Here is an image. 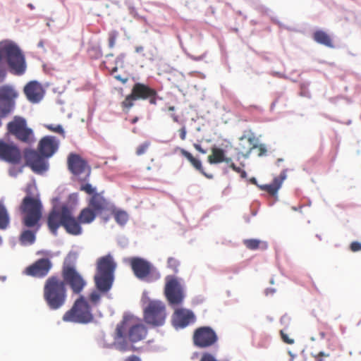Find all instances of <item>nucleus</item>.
Returning <instances> with one entry per match:
<instances>
[{
  "instance_id": "f257e3e1",
  "label": "nucleus",
  "mask_w": 361,
  "mask_h": 361,
  "mask_svg": "<svg viewBox=\"0 0 361 361\" xmlns=\"http://www.w3.org/2000/svg\"><path fill=\"white\" fill-rule=\"evenodd\" d=\"M97 214L89 206L80 212L78 219L74 217L72 209L63 204L60 209L54 208L49 214L47 225L50 231L56 235L57 230L63 226L66 231L73 235H79L82 229L80 224L92 222Z\"/></svg>"
},
{
  "instance_id": "f03ea898",
  "label": "nucleus",
  "mask_w": 361,
  "mask_h": 361,
  "mask_svg": "<svg viewBox=\"0 0 361 361\" xmlns=\"http://www.w3.org/2000/svg\"><path fill=\"white\" fill-rule=\"evenodd\" d=\"M25 192L26 195L19 207L23 214L22 222L27 228L37 226V229H39V221L42 216V204L37 188L34 183H28Z\"/></svg>"
},
{
  "instance_id": "7ed1b4c3",
  "label": "nucleus",
  "mask_w": 361,
  "mask_h": 361,
  "mask_svg": "<svg viewBox=\"0 0 361 361\" xmlns=\"http://www.w3.org/2000/svg\"><path fill=\"white\" fill-rule=\"evenodd\" d=\"M43 298L50 310L61 309L67 299V289L64 281L56 276L49 277L44 285Z\"/></svg>"
},
{
  "instance_id": "20e7f679",
  "label": "nucleus",
  "mask_w": 361,
  "mask_h": 361,
  "mask_svg": "<svg viewBox=\"0 0 361 361\" xmlns=\"http://www.w3.org/2000/svg\"><path fill=\"white\" fill-rule=\"evenodd\" d=\"M116 268V263L111 255L108 254L97 259L94 281L100 292L108 293L111 288Z\"/></svg>"
},
{
  "instance_id": "39448f33",
  "label": "nucleus",
  "mask_w": 361,
  "mask_h": 361,
  "mask_svg": "<svg viewBox=\"0 0 361 361\" xmlns=\"http://www.w3.org/2000/svg\"><path fill=\"white\" fill-rule=\"evenodd\" d=\"M94 319L91 305L82 295L75 300L71 308L66 311L62 317L65 322L77 324H89L92 322Z\"/></svg>"
},
{
  "instance_id": "423d86ee",
  "label": "nucleus",
  "mask_w": 361,
  "mask_h": 361,
  "mask_svg": "<svg viewBox=\"0 0 361 361\" xmlns=\"http://www.w3.org/2000/svg\"><path fill=\"white\" fill-rule=\"evenodd\" d=\"M3 51L11 71L18 75L23 74L26 68L25 61L19 47L14 43L4 42Z\"/></svg>"
},
{
  "instance_id": "0eeeda50",
  "label": "nucleus",
  "mask_w": 361,
  "mask_h": 361,
  "mask_svg": "<svg viewBox=\"0 0 361 361\" xmlns=\"http://www.w3.org/2000/svg\"><path fill=\"white\" fill-rule=\"evenodd\" d=\"M166 318L165 304L161 300H149L144 309L145 322L153 326L164 325Z\"/></svg>"
},
{
  "instance_id": "6e6552de",
  "label": "nucleus",
  "mask_w": 361,
  "mask_h": 361,
  "mask_svg": "<svg viewBox=\"0 0 361 361\" xmlns=\"http://www.w3.org/2000/svg\"><path fill=\"white\" fill-rule=\"evenodd\" d=\"M164 295L171 306H178L185 298L184 289L178 279L173 276L166 277Z\"/></svg>"
},
{
  "instance_id": "1a4fd4ad",
  "label": "nucleus",
  "mask_w": 361,
  "mask_h": 361,
  "mask_svg": "<svg viewBox=\"0 0 361 361\" xmlns=\"http://www.w3.org/2000/svg\"><path fill=\"white\" fill-rule=\"evenodd\" d=\"M8 131L18 140L25 143L34 142L32 130L27 126L25 118L16 116L13 120L7 124Z\"/></svg>"
},
{
  "instance_id": "9d476101",
  "label": "nucleus",
  "mask_w": 361,
  "mask_h": 361,
  "mask_svg": "<svg viewBox=\"0 0 361 361\" xmlns=\"http://www.w3.org/2000/svg\"><path fill=\"white\" fill-rule=\"evenodd\" d=\"M62 276L64 283H68L71 288L73 292L76 294L81 293L86 282L82 276L76 271L75 267L71 265L63 266L62 269Z\"/></svg>"
},
{
  "instance_id": "9b49d317",
  "label": "nucleus",
  "mask_w": 361,
  "mask_h": 361,
  "mask_svg": "<svg viewBox=\"0 0 361 361\" xmlns=\"http://www.w3.org/2000/svg\"><path fill=\"white\" fill-rule=\"evenodd\" d=\"M192 340L195 346L205 348L214 345L218 341V336L211 327L202 326L194 331Z\"/></svg>"
},
{
  "instance_id": "f8f14e48",
  "label": "nucleus",
  "mask_w": 361,
  "mask_h": 361,
  "mask_svg": "<svg viewBox=\"0 0 361 361\" xmlns=\"http://www.w3.org/2000/svg\"><path fill=\"white\" fill-rule=\"evenodd\" d=\"M128 262L134 275L140 280H146L156 270L149 261L139 257L130 258Z\"/></svg>"
},
{
  "instance_id": "ddd939ff",
  "label": "nucleus",
  "mask_w": 361,
  "mask_h": 361,
  "mask_svg": "<svg viewBox=\"0 0 361 361\" xmlns=\"http://www.w3.org/2000/svg\"><path fill=\"white\" fill-rule=\"evenodd\" d=\"M45 157L37 151L27 149L24 151V159L26 165L35 173H42L47 170L48 165L44 160Z\"/></svg>"
},
{
  "instance_id": "4468645a",
  "label": "nucleus",
  "mask_w": 361,
  "mask_h": 361,
  "mask_svg": "<svg viewBox=\"0 0 361 361\" xmlns=\"http://www.w3.org/2000/svg\"><path fill=\"white\" fill-rule=\"evenodd\" d=\"M51 267L52 263L49 259L41 258L26 267L23 273L35 278H44L49 274Z\"/></svg>"
},
{
  "instance_id": "2eb2a0df",
  "label": "nucleus",
  "mask_w": 361,
  "mask_h": 361,
  "mask_svg": "<svg viewBox=\"0 0 361 361\" xmlns=\"http://www.w3.org/2000/svg\"><path fill=\"white\" fill-rule=\"evenodd\" d=\"M131 92L137 100H149L152 105H157L158 94L156 90L150 87L149 85L141 82H136L132 87Z\"/></svg>"
},
{
  "instance_id": "dca6fc26",
  "label": "nucleus",
  "mask_w": 361,
  "mask_h": 361,
  "mask_svg": "<svg viewBox=\"0 0 361 361\" xmlns=\"http://www.w3.org/2000/svg\"><path fill=\"white\" fill-rule=\"evenodd\" d=\"M126 322H123L116 326L114 345L118 350L121 352H126L130 350H134L135 347L130 345L126 340Z\"/></svg>"
},
{
  "instance_id": "f3484780",
  "label": "nucleus",
  "mask_w": 361,
  "mask_h": 361,
  "mask_svg": "<svg viewBox=\"0 0 361 361\" xmlns=\"http://www.w3.org/2000/svg\"><path fill=\"white\" fill-rule=\"evenodd\" d=\"M20 152L13 145L0 141V159L12 164H18L20 160Z\"/></svg>"
},
{
  "instance_id": "a211bd4d",
  "label": "nucleus",
  "mask_w": 361,
  "mask_h": 361,
  "mask_svg": "<svg viewBox=\"0 0 361 361\" xmlns=\"http://www.w3.org/2000/svg\"><path fill=\"white\" fill-rule=\"evenodd\" d=\"M195 315L190 310L177 309L173 314V323L175 326L184 328L195 322Z\"/></svg>"
},
{
  "instance_id": "6ab92c4d",
  "label": "nucleus",
  "mask_w": 361,
  "mask_h": 361,
  "mask_svg": "<svg viewBox=\"0 0 361 361\" xmlns=\"http://www.w3.org/2000/svg\"><path fill=\"white\" fill-rule=\"evenodd\" d=\"M58 149V142L54 137L46 136L41 139L38 145V150L43 157H51Z\"/></svg>"
},
{
  "instance_id": "aec40b11",
  "label": "nucleus",
  "mask_w": 361,
  "mask_h": 361,
  "mask_svg": "<svg viewBox=\"0 0 361 361\" xmlns=\"http://www.w3.org/2000/svg\"><path fill=\"white\" fill-rule=\"evenodd\" d=\"M24 93L30 102L37 103L42 99L44 91L39 83L31 81L25 86Z\"/></svg>"
},
{
  "instance_id": "412c9836",
  "label": "nucleus",
  "mask_w": 361,
  "mask_h": 361,
  "mask_svg": "<svg viewBox=\"0 0 361 361\" xmlns=\"http://www.w3.org/2000/svg\"><path fill=\"white\" fill-rule=\"evenodd\" d=\"M68 166L73 174L79 176L85 171L87 163L79 155L71 154L68 158Z\"/></svg>"
},
{
  "instance_id": "4be33fe9",
  "label": "nucleus",
  "mask_w": 361,
  "mask_h": 361,
  "mask_svg": "<svg viewBox=\"0 0 361 361\" xmlns=\"http://www.w3.org/2000/svg\"><path fill=\"white\" fill-rule=\"evenodd\" d=\"M88 205L97 214H101L103 211L109 207V202L102 195L101 193H94L90 198Z\"/></svg>"
},
{
  "instance_id": "5701e85b",
  "label": "nucleus",
  "mask_w": 361,
  "mask_h": 361,
  "mask_svg": "<svg viewBox=\"0 0 361 361\" xmlns=\"http://www.w3.org/2000/svg\"><path fill=\"white\" fill-rule=\"evenodd\" d=\"M255 141V137L242 136L240 138V142L238 147L239 153L241 154L243 157H247L250 154L252 150L254 149L255 147H256Z\"/></svg>"
},
{
  "instance_id": "b1692460",
  "label": "nucleus",
  "mask_w": 361,
  "mask_h": 361,
  "mask_svg": "<svg viewBox=\"0 0 361 361\" xmlns=\"http://www.w3.org/2000/svg\"><path fill=\"white\" fill-rule=\"evenodd\" d=\"M286 178V171H283L279 176L274 178L271 183L268 185H264L260 187V188L266 192H267L269 195L274 196L277 192L279 188H281L283 181Z\"/></svg>"
},
{
  "instance_id": "393cba45",
  "label": "nucleus",
  "mask_w": 361,
  "mask_h": 361,
  "mask_svg": "<svg viewBox=\"0 0 361 361\" xmlns=\"http://www.w3.org/2000/svg\"><path fill=\"white\" fill-rule=\"evenodd\" d=\"M147 333V329L143 324L133 325L128 331V338L131 342L135 343L144 339Z\"/></svg>"
},
{
  "instance_id": "a878e982",
  "label": "nucleus",
  "mask_w": 361,
  "mask_h": 361,
  "mask_svg": "<svg viewBox=\"0 0 361 361\" xmlns=\"http://www.w3.org/2000/svg\"><path fill=\"white\" fill-rule=\"evenodd\" d=\"M180 152L184 157H185L188 160V161L191 164L194 169H195L197 171L201 173L203 176L209 179L213 178V176L212 174H208L204 171L202 165V162L199 159L195 158V157L192 156V154L190 152H188L184 149H180Z\"/></svg>"
},
{
  "instance_id": "bb28decb",
  "label": "nucleus",
  "mask_w": 361,
  "mask_h": 361,
  "mask_svg": "<svg viewBox=\"0 0 361 361\" xmlns=\"http://www.w3.org/2000/svg\"><path fill=\"white\" fill-rule=\"evenodd\" d=\"M212 154L208 157V161L211 164H216L221 162L229 164L232 159L230 157H225V152L221 148L214 147L211 149Z\"/></svg>"
},
{
  "instance_id": "cd10ccee",
  "label": "nucleus",
  "mask_w": 361,
  "mask_h": 361,
  "mask_svg": "<svg viewBox=\"0 0 361 361\" xmlns=\"http://www.w3.org/2000/svg\"><path fill=\"white\" fill-rule=\"evenodd\" d=\"M313 39L322 45H324L327 47L332 48L334 47L333 40L331 36L323 30H316L312 35Z\"/></svg>"
},
{
  "instance_id": "c85d7f7f",
  "label": "nucleus",
  "mask_w": 361,
  "mask_h": 361,
  "mask_svg": "<svg viewBox=\"0 0 361 361\" xmlns=\"http://www.w3.org/2000/svg\"><path fill=\"white\" fill-rule=\"evenodd\" d=\"M38 229L36 228L35 231L30 230L23 231L19 238V240L21 245H27L33 244L35 241V233Z\"/></svg>"
},
{
  "instance_id": "c756f323",
  "label": "nucleus",
  "mask_w": 361,
  "mask_h": 361,
  "mask_svg": "<svg viewBox=\"0 0 361 361\" xmlns=\"http://www.w3.org/2000/svg\"><path fill=\"white\" fill-rule=\"evenodd\" d=\"M245 246L252 250L261 249L266 250L268 247L267 243L257 239H246L243 241Z\"/></svg>"
},
{
  "instance_id": "7c9ffc66",
  "label": "nucleus",
  "mask_w": 361,
  "mask_h": 361,
  "mask_svg": "<svg viewBox=\"0 0 361 361\" xmlns=\"http://www.w3.org/2000/svg\"><path fill=\"white\" fill-rule=\"evenodd\" d=\"M10 224V218L6 208L0 204V229L7 228Z\"/></svg>"
},
{
  "instance_id": "2f4dec72",
  "label": "nucleus",
  "mask_w": 361,
  "mask_h": 361,
  "mask_svg": "<svg viewBox=\"0 0 361 361\" xmlns=\"http://www.w3.org/2000/svg\"><path fill=\"white\" fill-rule=\"evenodd\" d=\"M137 99L131 92L130 94L127 95L124 100L121 103V106L123 111L128 112L130 109L134 106V102Z\"/></svg>"
},
{
  "instance_id": "473e14b6",
  "label": "nucleus",
  "mask_w": 361,
  "mask_h": 361,
  "mask_svg": "<svg viewBox=\"0 0 361 361\" xmlns=\"http://www.w3.org/2000/svg\"><path fill=\"white\" fill-rule=\"evenodd\" d=\"M97 290H93L89 295V300L92 306H97L99 302L102 297V292H100L97 288ZM106 293H103L105 294Z\"/></svg>"
},
{
  "instance_id": "72a5a7b5",
  "label": "nucleus",
  "mask_w": 361,
  "mask_h": 361,
  "mask_svg": "<svg viewBox=\"0 0 361 361\" xmlns=\"http://www.w3.org/2000/svg\"><path fill=\"white\" fill-rule=\"evenodd\" d=\"M114 218L118 224L123 225L128 221V215L126 212L117 211L114 212Z\"/></svg>"
},
{
  "instance_id": "f704fd0d",
  "label": "nucleus",
  "mask_w": 361,
  "mask_h": 361,
  "mask_svg": "<svg viewBox=\"0 0 361 361\" xmlns=\"http://www.w3.org/2000/svg\"><path fill=\"white\" fill-rule=\"evenodd\" d=\"M151 145V142L145 141L143 143L139 145L135 151V154L137 156H141L147 152L149 147Z\"/></svg>"
},
{
  "instance_id": "c9c22d12",
  "label": "nucleus",
  "mask_w": 361,
  "mask_h": 361,
  "mask_svg": "<svg viewBox=\"0 0 361 361\" xmlns=\"http://www.w3.org/2000/svg\"><path fill=\"white\" fill-rule=\"evenodd\" d=\"M118 32L116 30H111L108 35L109 47L113 48L115 46Z\"/></svg>"
},
{
  "instance_id": "e433bc0d",
  "label": "nucleus",
  "mask_w": 361,
  "mask_h": 361,
  "mask_svg": "<svg viewBox=\"0 0 361 361\" xmlns=\"http://www.w3.org/2000/svg\"><path fill=\"white\" fill-rule=\"evenodd\" d=\"M180 266V262L174 258V257H169L168 259V267L171 269L174 272H178V267Z\"/></svg>"
},
{
  "instance_id": "4c0bfd02",
  "label": "nucleus",
  "mask_w": 361,
  "mask_h": 361,
  "mask_svg": "<svg viewBox=\"0 0 361 361\" xmlns=\"http://www.w3.org/2000/svg\"><path fill=\"white\" fill-rule=\"evenodd\" d=\"M47 128L52 132L57 133L61 135L63 137H65V132L61 125L54 126L51 124L47 126Z\"/></svg>"
},
{
  "instance_id": "58836bf2",
  "label": "nucleus",
  "mask_w": 361,
  "mask_h": 361,
  "mask_svg": "<svg viewBox=\"0 0 361 361\" xmlns=\"http://www.w3.org/2000/svg\"><path fill=\"white\" fill-rule=\"evenodd\" d=\"M80 190L81 191L85 192L87 194L89 195H94L95 192V188L92 186L90 183H85L80 186Z\"/></svg>"
},
{
  "instance_id": "ea45409f",
  "label": "nucleus",
  "mask_w": 361,
  "mask_h": 361,
  "mask_svg": "<svg viewBox=\"0 0 361 361\" xmlns=\"http://www.w3.org/2000/svg\"><path fill=\"white\" fill-rule=\"evenodd\" d=\"M280 335L282 341L289 345H292L294 343L295 340L292 338H290L289 336L285 332L283 329L280 331Z\"/></svg>"
},
{
  "instance_id": "a19ab883",
  "label": "nucleus",
  "mask_w": 361,
  "mask_h": 361,
  "mask_svg": "<svg viewBox=\"0 0 361 361\" xmlns=\"http://www.w3.org/2000/svg\"><path fill=\"white\" fill-rule=\"evenodd\" d=\"M175 109L176 108L174 106H169L167 107V111L171 112L170 116L172 118L173 121L175 123H178L180 121L179 116L174 113Z\"/></svg>"
},
{
  "instance_id": "79ce46f5",
  "label": "nucleus",
  "mask_w": 361,
  "mask_h": 361,
  "mask_svg": "<svg viewBox=\"0 0 361 361\" xmlns=\"http://www.w3.org/2000/svg\"><path fill=\"white\" fill-rule=\"evenodd\" d=\"M290 321L291 319L288 314H284L280 319L281 325H283L285 329H287L289 326Z\"/></svg>"
},
{
  "instance_id": "37998d69",
  "label": "nucleus",
  "mask_w": 361,
  "mask_h": 361,
  "mask_svg": "<svg viewBox=\"0 0 361 361\" xmlns=\"http://www.w3.org/2000/svg\"><path fill=\"white\" fill-rule=\"evenodd\" d=\"M254 149H257V152H258V156L259 157H262L263 155H264L267 152V149H266V147L264 146V145H256V147H255Z\"/></svg>"
},
{
  "instance_id": "c03bdc74",
  "label": "nucleus",
  "mask_w": 361,
  "mask_h": 361,
  "mask_svg": "<svg viewBox=\"0 0 361 361\" xmlns=\"http://www.w3.org/2000/svg\"><path fill=\"white\" fill-rule=\"evenodd\" d=\"M350 247L352 252L361 251V243L357 241H354L350 244Z\"/></svg>"
},
{
  "instance_id": "a18cd8bd",
  "label": "nucleus",
  "mask_w": 361,
  "mask_h": 361,
  "mask_svg": "<svg viewBox=\"0 0 361 361\" xmlns=\"http://www.w3.org/2000/svg\"><path fill=\"white\" fill-rule=\"evenodd\" d=\"M329 357V354H326L324 352L319 353L317 355L314 356L315 361H325V358Z\"/></svg>"
},
{
  "instance_id": "49530a36",
  "label": "nucleus",
  "mask_w": 361,
  "mask_h": 361,
  "mask_svg": "<svg viewBox=\"0 0 361 361\" xmlns=\"http://www.w3.org/2000/svg\"><path fill=\"white\" fill-rule=\"evenodd\" d=\"M200 361H217V360L211 354L204 353L202 355Z\"/></svg>"
},
{
  "instance_id": "de8ad7c7",
  "label": "nucleus",
  "mask_w": 361,
  "mask_h": 361,
  "mask_svg": "<svg viewBox=\"0 0 361 361\" xmlns=\"http://www.w3.org/2000/svg\"><path fill=\"white\" fill-rule=\"evenodd\" d=\"M179 135L182 140H185L186 138V128L185 126L182 127L179 130Z\"/></svg>"
},
{
  "instance_id": "09e8293b",
  "label": "nucleus",
  "mask_w": 361,
  "mask_h": 361,
  "mask_svg": "<svg viewBox=\"0 0 361 361\" xmlns=\"http://www.w3.org/2000/svg\"><path fill=\"white\" fill-rule=\"evenodd\" d=\"M114 78L117 80L121 82L123 84H126L128 80V78L127 77H122L121 75H115Z\"/></svg>"
},
{
  "instance_id": "8fccbe9b",
  "label": "nucleus",
  "mask_w": 361,
  "mask_h": 361,
  "mask_svg": "<svg viewBox=\"0 0 361 361\" xmlns=\"http://www.w3.org/2000/svg\"><path fill=\"white\" fill-rule=\"evenodd\" d=\"M229 167L232 169L234 171H235L238 173H240L241 171L243 170L240 167L237 166L232 161L229 163Z\"/></svg>"
},
{
  "instance_id": "3c124183",
  "label": "nucleus",
  "mask_w": 361,
  "mask_h": 361,
  "mask_svg": "<svg viewBox=\"0 0 361 361\" xmlns=\"http://www.w3.org/2000/svg\"><path fill=\"white\" fill-rule=\"evenodd\" d=\"M193 147H195V149L198 151L199 152L202 153V154H206L207 153V151L204 150L199 144H196L195 143L193 145Z\"/></svg>"
},
{
  "instance_id": "603ef678",
  "label": "nucleus",
  "mask_w": 361,
  "mask_h": 361,
  "mask_svg": "<svg viewBox=\"0 0 361 361\" xmlns=\"http://www.w3.org/2000/svg\"><path fill=\"white\" fill-rule=\"evenodd\" d=\"M124 361H141V360L136 355H130V356L128 357Z\"/></svg>"
},
{
  "instance_id": "864d4df0",
  "label": "nucleus",
  "mask_w": 361,
  "mask_h": 361,
  "mask_svg": "<svg viewBox=\"0 0 361 361\" xmlns=\"http://www.w3.org/2000/svg\"><path fill=\"white\" fill-rule=\"evenodd\" d=\"M6 75V71L4 69H0V82H3Z\"/></svg>"
},
{
  "instance_id": "5fc2aeb1",
  "label": "nucleus",
  "mask_w": 361,
  "mask_h": 361,
  "mask_svg": "<svg viewBox=\"0 0 361 361\" xmlns=\"http://www.w3.org/2000/svg\"><path fill=\"white\" fill-rule=\"evenodd\" d=\"M3 44L4 43L0 44V61H1L2 58L4 57V51H3Z\"/></svg>"
},
{
  "instance_id": "6e6d98bb",
  "label": "nucleus",
  "mask_w": 361,
  "mask_h": 361,
  "mask_svg": "<svg viewBox=\"0 0 361 361\" xmlns=\"http://www.w3.org/2000/svg\"><path fill=\"white\" fill-rule=\"evenodd\" d=\"M239 174L240 175V177L243 178H245L247 177V173L244 170H242Z\"/></svg>"
},
{
  "instance_id": "4d7b16f0",
  "label": "nucleus",
  "mask_w": 361,
  "mask_h": 361,
  "mask_svg": "<svg viewBox=\"0 0 361 361\" xmlns=\"http://www.w3.org/2000/svg\"><path fill=\"white\" fill-rule=\"evenodd\" d=\"M137 121H138V117H137V116H136V117L133 118L131 120V123L135 124V123H137Z\"/></svg>"
},
{
  "instance_id": "13d9d810",
  "label": "nucleus",
  "mask_w": 361,
  "mask_h": 361,
  "mask_svg": "<svg viewBox=\"0 0 361 361\" xmlns=\"http://www.w3.org/2000/svg\"><path fill=\"white\" fill-rule=\"evenodd\" d=\"M116 71H117V67L116 66V67H114V68L111 69V74H113V73H115V72H116Z\"/></svg>"
},
{
  "instance_id": "bf43d9fd",
  "label": "nucleus",
  "mask_w": 361,
  "mask_h": 361,
  "mask_svg": "<svg viewBox=\"0 0 361 361\" xmlns=\"http://www.w3.org/2000/svg\"><path fill=\"white\" fill-rule=\"evenodd\" d=\"M288 354L291 356V357H292V359H293V353H292L290 351H289V352H288Z\"/></svg>"
},
{
  "instance_id": "052dcab7",
  "label": "nucleus",
  "mask_w": 361,
  "mask_h": 361,
  "mask_svg": "<svg viewBox=\"0 0 361 361\" xmlns=\"http://www.w3.org/2000/svg\"><path fill=\"white\" fill-rule=\"evenodd\" d=\"M251 181H252V183H256V180H255V178H252Z\"/></svg>"
},
{
  "instance_id": "680f3d73",
  "label": "nucleus",
  "mask_w": 361,
  "mask_h": 361,
  "mask_svg": "<svg viewBox=\"0 0 361 361\" xmlns=\"http://www.w3.org/2000/svg\"><path fill=\"white\" fill-rule=\"evenodd\" d=\"M38 46H39V47H42V46H43L42 42H40L39 43Z\"/></svg>"
},
{
  "instance_id": "e2e57ef3",
  "label": "nucleus",
  "mask_w": 361,
  "mask_h": 361,
  "mask_svg": "<svg viewBox=\"0 0 361 361\" xmlns=\"http://www.w3.org/2000/svg\"><path fill=\"white\" fill-rule=\"evenodd\" d=\"M292 209H293L294 211H298V209L296 207H292Z\"/></svg>"
},
{
  "instance_id": "0e129e2a",
  "label": "nucleus",
  "mask_w": 361,
  "mask_h": 361,
  "mask_svg": "<svg viewBox=\"0 0 361 361\" xmlns=\"http://www.w3.org/2000/svg\"><path fill=\"white\" fill-rule=\"evenodd\" d=\"M28 6H29L31 9H32V8H33V6H32V4H29V5H28Z\"/></svg>"
},
{
  "instance_id": "69168bd1",
  "label": "nucleus",
  "mask_w": 361,
  "mask_h": 361,
  "mask_svg": "<svg viewBox=\"0 0 361 361\" xmlns=\"http://www.w3.org/2000/svg\"><path fill=\"white\" fill-rule=\"evenodd\" d=\"M320 334H321V336H322V338H324V333H321Z\"/></svg>"
},
{
  "instance_id": "338daca9",
  "label": "nucleus",
  "mask_w": 361,
  "mask_h": 361,
  "mask_svg": "<svg viewBox=\"0 0 361 361\" xmlns=\"http://www.w3.org/2000/svg\"><path fill=\"white\" fill-rule=\"evenodd\" d=\"M90 175V171H88L87 173V176H88Z\"/></svg>"
},
{
  "instance_id": "774afa93",
  "label": "nucleus",
  "mask_w": 361,
  "mask_h": 361,
  "mask_svg": "<svg viewBox=\"0 0 361 361\" xmlns=\"http://www.w3.org/2000/svg\"><path fill=\"white\" fill-rule=\"evenodd\" d=\"M1 242H2L1 238L0 237V245L1 244Z\"/></svg>"
}]
</instances>
